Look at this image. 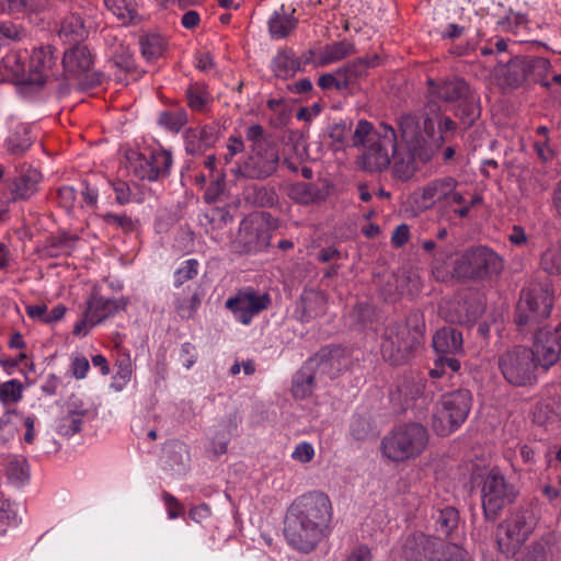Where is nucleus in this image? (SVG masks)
I'll return each mask as SVG.
<instances>
[{
  "instance_id": "obj_27",
  "label": "nucleus",
  "mask_w": 561,
  "mask_h": 561,
  "mask_svg": "<svg viewBox=\"0 0 561 561\" xmlns=\"http://www.w3.org/2000/svg\"><path fill=\"white\" fill-rule=\"evenodd\" d=\"M59 36L69 44L82 41L87 36V30L81 18L77 14L67 16L61 22Z\"/></svg>"
},
{
  "instance_id": "obj_57",
  "label": "nucleus",
  "mask_w": 561,
  "mask_h": 561,
  "mask_svg": "<svg viewBox=\"0 0 561 561\" xmlns=\"http://www.w3.org/2000/svg\"><path fill=\"white\" fill-rule=\"evenodd\" d=\"M410 236V230L407 225H400L398 226L391 236V242L396 247L403 245L408 240Z\"/></svg>"
},
{
  "instance_id": "obj_46",
  "label": "nucleus",
  "mask_w": 561,
  "mask_h": 561,
  "mask_svg": "<svg viewBox=\"0 0 561 561\" xmlns=\"http://www.w3.org/2000/svg\"><path fill=\"white\" fill-rule=\"evenodd\" d=\"M483 307L480 304L474 306H470L468 308L462 307L461 310L458 311V314L450 318V321H457L460 323H470L477 320V318L482 313Z\"/></svg>"
},
{
  "instance_id": "obj_32",
  "label": "nucleus",
  "mask_w": 561,
  "mask_h": 561,
  "mask_svg": "<svg viewBox=\"0 0 561 561\" xmlns=\"http://www.w3.org/2000/svg\"><path fill=\"white\" fill-rule=\"evenodd\" d=\"M24 387L18 379H11L0 385V402L4 407L16 404L22 400Z\"/></svg>"
},
{
  "instance_id": "obj_40",
  "label": "nucleus",
  "mask_w": 561,
  "mask_h": 561,
  "mask_svg": "<svg viewBox=\"0 0 561 561\" xmlns=\"http://www.w3.org/2000/svg\"><path fill=\"white\" fill-rule=\"evenodd\" d=\"M198 262L194 259L186 260L174 273L175 286H181L185 282L197 275Z\"/></svg>"
},
{
  "instance_id": "obj_33",
  "label": "nucleus",
  "mask_w": 561,
  "mask_h": 561,
  "mask_svg": "<svg viewBox=\"0 0 561 561\" xmlns=\"http://www.w3.org/2000/svg\"><path fill=\"white\" fill-rule=\"evenodd\" d=\"M41 174L36 170H28L15 184L16 196L20 198L31 196L36 191V186L41 181Z\"/></svg>"
},
{
  "instance_id": "obj_16",
  "label": "nucleus",
  "mask_w": 561,
  "mask_h": 561,
  "mask_svg": "<svg viewBox=\"0 0 561 561\" xmlns=\"http://www.w3.org/2000/svg\"><path fill=\"white\" fill-rule=\"evenodd\" d=\"M128 299L119 297L116 299L104 298L99 293L93 291L87 301L88 317L92 319V324H99L117 312L125 310Z\"/></svg>"
},
{
  "instance_id": "obj_48",
  "label": "nucleus",
  "mask_w": 561,
  "mask_h": 561,
  "mask_svg": "<svg viewBox=\"0 0 561 561\" xmlns=\"http://www.w3.org/2000/svg\"><path fill=\"white\" fill-rule=\"evenodd\" d=\"M81 419L78 415H68L62 419L59 425V433L66 436H71L78 433L81 428Z\"/></svg>"
},
{
  "instance_id": "obj_26",
  "label": "nucleus",
  "mask_w": 561,
  "mask_h": 561,
  "mask_svg": "<svg viewBox=\"0 0 561 561\" xmlns=\"http://www.w3.org/2000/svg\"><path fill=\"white\" fill-rule=\"evenodd\" d=\"M272 69L276 77L287 79L300 69V60L291 51L283 50L274 57Z\"/></svg>"
},
{
  "instance_id": "obj_18",
  "label": "nucleus",
  "mask_w": 561,
  "mask_h": 561,
  "mask_svg": "<svg viewBox=\"0 0 561 561\" xmlns=\"http://www.w3.org/2000/svg\"><path fill=\"white\" fill-rule=\"evenodd\" d=\"M62 62L68 73L81 76L90 70L93 59L87 47L76 46L65 53Z\"/></svg>"
},
{
  "instance_id": "obj_45",
  "label": "nucleus",
  "mask_w": 561,
  "mask_h": 561,
  "mask_svg": "<svg viewBox=\"0 0 561 561\" xmlns=\"http://www.w3.org/2000/svg\"><path fill=\"white\" fill-rule=\"evenodd\" d=\"M438 524L446 535L449 534L458 524V512L453 507L443 510L439 514Z\"/></svg>"
},
{
  "instance_id": "obj_34",
  "label": "nucleus",
  "mask_w": 561,
  "mask_h": 561,
  "mask_svg": "<svg viewBox=\"0 0 561 561\" xmlns=\"http://www.w3.org/2000/svg\"><path fill=\"white\" fill-rule=\"evenodd\" d=\"M540 264L549 274H561V244L549 247L543 252Z\"/></svg>"
},
{
  "instance_id": "obj_35",
  "label": "nucleus",
  "mask_w": 561,
  "mask_h": 561,
  "mask_svg": "<svg viewBox=\"0 0 561 561\" xmlns=\"http://www.w3.org/2000/svg\"><path fill=\"white\" fill-rule=\"evenodd\" d=\"M158 122L167 129L178 133L187 123V114L184 110L162 112Z\"/></svg>"
},
{
  "instance_id": "obj_60",
  "label": "nucleus",
  "mask_w": 561,
  "mask_h": 561,
  "mask_svg": "<svg viewBox=\"0 0 561 561\" xmlns=\"http://www.w3.org/2000/svg\"><path fill=\"white\" fill-rule=\"evenodd\" d=\"M201 22V16L196 11L190 10L185 12L181 19L183 27L187 30L195 28Z\"/></svg>"
},
{
  "instance_id": "obj_3",
  "label": "nucleus",
  "mask_w": 561,
  "mask_h": 561,
  "mask_svg": "<svg viewBox=\"0 0 561 561\" xmlns=\"http://www.w3.org/2000/svg\"><path fill=\"white\" fill-rule=\"evenodd\" d=\"M428 439L427 430L421 424L399 426L382 438L381 455L392 462H405L421 456L427 447Z\"/></svg>"
},
{
  "instance_id": "obj_9",
  "label": "nucleus",
  "mask_w": 561,
  "mask_h": 561,
  "mask_svg": "<svg viewBox=\"0 0 561 561\" xmlns=\"http://www.w3.org/2000/svg\"><path fill=\"white\" fill-rule=\"evenodd\" d=\"M504 378L513 386H527L536 381L538 364L526 347H516L504 353L499 360Z\"/></svg>"
},
{
  "instance_id": "obj_61",
  "label": "nucleus",
  "mask_w": 561,
  "mask_h": 561,
  "mask_svg": "<svg viewBox=\"0 0 561 561\" xmlns=\"http://www.w3.org/2000/svg\"><path fill=\"white\" fill-rule=\"evenodd\" d=\"M26 313L32 319H37V320L45 322L47 307L43 304L31 305V306L26 307Z\"/></svg>"
},
{
  "instance_id": "obj_13",
  "label": "nucleus",
  "mask_w": 561,
  "mask_h": 561,
  "mask_svg": "<svg viewBox=\"0 0 561 561\" xmlns=\"http://www.w3.org/2000/svg\"><path fill=\"white\" fill-rule=\"evenodd\" d=\"M416 345V340L411 337L408 329L400 327L385 332L380 351L386 362L391 365H402L410 359Z\"/></svg>"
},
{
  "instance_id": "obj_17",
  "label": "nucleus",
  "mask_w": 561,
  "mask_h": 561,
  "mask_svg": "<svg viewBox=\"0 0 561 561\" xmlns=\"http://www.w3.org/2000/svg\"><path fill=\"white\" fill-rule=\"evenodd\" d=\"M457 186L458 182L450 176L430 182L421 191V206L428 208L436 203H445L448 194Z\"/></svg>"
},
{
  "instance_id": "obj_64",
  "label": "nucleus",
  "mask_w": 561,
  "mask_h": 561,
  "mask_svg": "<svg viewBox=\"0 0 561 561\" xmlns=\"http://www.w3.org/2000/svg\"><path fill=\"white\" fill-rule=\"evenodd\" d=\"M66 307L64 305L55 306L50 311H47L45 317V322H56L59 321L66 313Z\"/></svg>"
},
{
  "instance_id": "obj_55",
  "label": "nucleus",
  "mask_w": 561,
  "mask_h": 561,
  "mask_svg": "<svg viewBox=\"0 0 561 561\" xmlns=\"http://www.w3.org/2000/svg\"><path fill=\"white\" fill-rule=\"evenodd\" d=\"M187 100L191 108L199 111L203 108L206 102V95L203 91L197 89H191L187 91Z\"/></svg>"
},
{
  "instance_id": "obj_2",
  "label": "nucleus",
  "mask_w": 561,
  "mask_h": 561,
  "mask_svg": "<svg viewBox=\"0 0 561 561\" xmlns=\"http://www.w3.org/2000/svg\"><path fill=\"white\" fill-rule=\"evenodd\" d=\"M331 518L332 505L327 494L314 491L297 497L285 519L287 543L301 553L313 551L324 537Z\"/></svg>"
},
{
  "instance_id": "obj_31",
  "label": "nucleus",
  "mask_w": 561,
  "mask_h": 561,
  "mask_svg": "<svg viewBox=\"0 0 561 561\" xmlns=\"http://www.w3.org/2000/svg\"><path fill=\"white\" fill-rule=\"evenodd\" d=\"M104 3L123 23L130 22L136 16V0H104Z\"/></svg>"
},
{
  "instance_id": "obj_44",
  "label": "nucleus",
  "mask_w": 561,
  "mask_h": 561,
  "mask_svg": "<svg viewBox=\"0 0 561 561\" xmlns=\"http://www.w3.org/2000/svg\"><path fill=\"white\" fill-rule=\"evenodd\" d=\"M313 457L314 448L312 444L308 442L298 443L291 453V458L300 463H308L313 459Z\"/></svg>"
},
{
  "instance_id": "obj_37",
  "label": "nucleus",
  "mask_w": 561,
  "mask_h": 561,
  "mask_svg": "<svg viewBox=\"0 0 561 561\" xmlns=\"http://www.w3.org/2000/svg\"><path fill=\"white\" fill-rule=\"evenodd\" d=\"M20 523L12 504L0 497V536H4L8 527H16Z\"/></svg>"
},
{
  "instance_id": "obj_22",
  "label": "nucleus",
  "mask_w": 561,
  "mask_h": 561,
  "mask_svg": "<svg viewBox=\"0 0 561 561\" xmlns=\"http://www.w3.org/2000/svg\"><path fill=\"white\" fill-rule=\"evenodd\" d=\"M430 92L443 101L455 102L465 98L469 93V88L463 80L456 78L438 85L431 83Z\"/></svg>"
},
{
  "instance_id": "obj_19",
  "label": "nucleus",
  "mask_w": 561,
  "mask_h": 561,
  "mask_svg": "<svg viewBox=\"0 0 561 561\" xmlns=\"http://www.w3.org/2000/svg\"><path fill=\"white\" fill-rule=\"evenodd\" d=\"M433 347L439 356L457 354L462 347V336L453 328H443L433 336Z\"/></svg>"
},
{
  "instance_id": "obj_21",
  "label": "nucleus",
  "mask_w": 561,
  "mask_h": 561,
  "mask_svg": "<svg viewBox=\"0 0 561 561\" xmlns=\"http://www.w3.org/2000/svg\"><path fill=\"white\" fill-rule=\"evenodd\" d=\"M327 300L321 291L307 289L302 293L299 309L301 320L308 321L311 318L321 316L325 311Z\"/></svg>"
},
{
  "instance_id": "obj_63",
  "label": "nucleus",
  "mask_w": 561,
  "mask_h": 561,
  "mask_svg": "<svg viewBox=\"0 0 561 561\" xmlns=\"http://www.w3.org/2000/svg\"><path fill=\"white\" fill-rule=\"evenodd\" d=\"M209 515H210V510L207 505H199L190 511V517L197 523L203 522Z\"/></svg>"
},
{
  "instance_id": "obj_5",
  "label": "nucleus",
  "mask_w": 561,
  "mask_h": 561,
  "mask_svg": "<svg viewBox=\"0 0 561 561\" xmlns=\"http://www.w3.org/2000/svg\"><path fill=\"white\" fill-rule=\"evenodd\" d=\"M470 391L461 389L444 394L432 415V430L439 436H448L466 421L471 409Z\"/></svg>"
},
{
  "instance_id": "obj_39",
  "label": "nucleus",
  "mask_w": 561,
  "mask_h": 561,
  "mask_svg": "<svg viewBox=\"0 0 561 561\" xmlns=\"http://www.w3.org/2000/svg\"><path fill=\"white\" fill-rule=\"evenodd\" d=\"M318 84L323 90H346V81L342 79V72L339 69L320 76Z\"/></svg>"
},
{
  "instance_id": "obj_25",
  "label": "nucleus",
  "mask_w": 561,
  "mask_h": 561,
  "mask_svg": "<svg viewBox=\"0 0 561 561\" xmlns=\"http://www.w3.org/2000/svg\"><path fill=\"white\" fill-rule=\"evenodd\" d=\"M354 53V46L343 41L327 45L317 55L316 62L319 66H327L337 62Z\"/></svg>"
},
{
  "instance_id": "obj_50",
  "label": "nucleus",
  "mask_w": 561,
  "mask_h": 561,
  "mask_svg": "<svg viewBox=\"0 0 561 561\" xmlns=\"http://www.w3.org/2000/svg\"><path fill=\"white\" fill-rule=\"evenodd\" d=\"M0 36L11 41H20L25 36V32L13 23L3 22L0 23Z\"/></svg>"
},
{
  "instance_id": "obj_58",
  "label": "nucleus",
  "mask_w": 561,
  "mask_h": 561,
  "mask_svg": "<svg viewBox=\"0 0 561 561\" xmlns=\"http://www.w3.org/2000/svg\"><path fill=\"white\" fill-rule=\"evenodd\" d=\"M508 240L512 244L522 247L527 243V234L520 226H514L512 228L511 233L508 234Z\"/></svg>"
},
{
  "instance_id": "obj_28",
  "label": "nucleus",
  "mask_w": 561,
  "mask_h": 561,
  "mask_svg": "<svg viewBox=\"0 0 561 561\" xmlns=\"http://www.w3.org/2000/svg\"><path fill=\"white\" fill-rule=\"evenodd\" d=\"M139 45L147 60H156L164 54L167 41L159 34H147L140 38Z\"/></svg>"
},
{
  "instance_id": "obj_49",
  "label": "nucleus",
  "mask_w": 561,
  "mask_h": 561,
  "mask_svg": "<svg viewBox=\"0 0 561 561\" xmlns=\"http://www.w3.org/2000/svg\"><path fill=\"white\" fill-rule=\"evenodd\" d=\"M247 139L251 141V148L257 149V147L265 148L271 146L263 138V128L260 125H252L247 129Z\"/></svg>"
},
{
  "instance_id": "obj_52",
  "label": "nucleus",
  "mask_w": 561,
  "mask_h": 561,
  "mask_svg": "<svg viewBox=\"0 0 561 561\" xmlns=\"http://www.w3.org/2000/svg\"><path fill=\"white\" fill-rule=\"evenodd\" d=\"M164 505L168 512V516L171 519H175L180 517L183 514V506L182 504L172 495L165 493L163 495Z\"/></svg>"
},
{
  "instance_id": "obj_11",
  "label": "nucleus",
  "mask_w": 561,
  "mask_h": 561,
  "mask_svg": "<svg viewBox=\"0 0 561 561\" xmlns=\"http://www.w3.org/2000/svg\"><path fill=\"white\" fill-rule=\"evenodd\" d=\"M270 216L264 213L252 214L240 226L238 240L240 252L251 253L265 249L272 234Z\"/></svg>"
},
{
  "instance_id": "obj_20",
  "label": "nucleus",
  "mask_w": 561,
  "mask_h": 561,
  "mask_svg": "<svg viewBox=\"0 0 561 561\" xmlns=\"http://www.w3.org/2000/svg\"><path fill=\"white\" fill-rule=\"evenodd\" d=\"M295 27L294 11L288 12L284 5L274 11L268 20V32L274 39L286 37Z\"/></svg>"
},
{
  "instance_id": "obj_7",
  "label": "nucleus",
  "mask_w": 561,
  "mask_h": 561,
  "mask_svg": "<svg viewBox=\"0 0 561 561\" xmlns=\"http://www.w3.org/2000/svg\"><path fill=\"white\" fill-rule=\"evenodd\" d=\"M552 309V294L548 286L534 284L522 290L516 307L515 322L519 330L537 325Z\"/></svg>"
},
{
  "instance_id": "obj_41",
  "label": "nucleus",
  "mask_w": 561,
  "mask_h": 561,
  "mask_svg": "<svg viewBox=\"0 0 561 561\" xmlns=\"http://www.w3.org/2000/svg\"><path fill=\"white\" fill-rule=\"evenodd\" d=\"M133 369L129 363L119 364L111 382V389L121 392L130 381Z\"/></svg>"
},
{
  "instance_id": "obj_1",
  "label": "nucleus",
  "mask_w": 561,
  "mask_h": 561,
  "mask_svg": "<svg viewBox=\"0 0 561 561\" xmlns=\"http://www.w3.org/2000/svg\"><path fill=\"white\" fill-rule=\"evenodd\" d=\"M455 127L453 119L443 117L437 104L428 101L422 115L400 118V141L392 126L381 123L375 127L367 121H359L353 142L363 147V169L381 172L392 165L397 179L408 180L417 170V161L430 160L444 142V133Z\"/></svg>"
},
{
  "instance_id": "obj_53",
  "label": "nucleus",
  "mask_w": 561,
  "mask_h": 561,
  "mask_svg": "<svg viewBox=\"0 0 561 561\" xmlns=\"http://www.w3.org/2000/svg\"><path fill=\"white\" fill-rule=\"evenodd\" d=\"M344 561H373V553L368 546L359 545L348 553Z\"/></svg>"
},
{
  "instance_id": "obj_10",
  "label": "nucleus",
  "mask_w": 561,
  "mask_h": 561,
  "mask_svg": "<svg viewBox=\"0 0 561 561\" xmlns=\"http://www.w3.org/2000/svg\"><path fill=\"white\" fill-rule=\"evenodd\" d=\"M481 495L485 516L494 519L499 512L514 500L515 491L503 474L493 468L483 478Z\"/></svg>"
},
{
  "instance_id": "obj_14",
  "label": "nucleus",
  "mask_w": 561,
  "mask_h": 561,
  "mask_svg": "<svg viewBox=\"0 0 561 561\" xmlns=\"http://www.w3.org/2000/svg\"><path fill=\"white\" fill-rule=\"evenodd\" d=\"M530 352L545 370L553 366L561 355V322L553 329L546 327L538 330Z\"/></svg>"
},
{
  "instance_id": "obj_43",
  "label": "nucleus",
  "mask_w": 561,
  "mask_h": 561,
  "mask_svg": "<svg viewBox=\"0 0 561 561\" xmlns=\"http://www.w3.org/2000/svg\"><path fill=\"white\" fill-rule=\"evenodd\" d=\"M7 473L9 479L14 482L23 483L28 479V470L24 460L11 461L8 466Z\"/></svg>"
},
{
  "instance_id": "obj_54",
  "label": "nucleus",
  "mask_w": 561,
  "mask_h": 561,
  "mask_svg": "<svg viewBox=\"0 0 561 561\" xmlns=\"http://www.w3.org/2000/svg\"><path fill=\"white\" fill-rule=\"evenodd\" d=\"M95 324H92V319L88 317V310L82 314L73 327V334L76 336H85Z\"/></svg>"
},
{
  "instance_id": "obj_12",
  "label": "nucleus",
  "mask_w": 561,
  "mask_h": 561,
  "mask_svg": "<svg viewBox=\"0 0 561 561\" xmlns=\"http://www.w3.org/2000/svg\"><path fill=\"white\" fill-rule=\"evenodd\" d=\"M270 304L271 298L267 294L245 288L228 298L225 306L238 322L249 325L255 316L268 308Z\"/></svg>"
},
{
  "instance_id": "obj_30",
  "label": "nucleus",
  "mask_w": 561,
  "mask_h": 561,
  "mask_svg": "<svg viewBox=\"0 0 561 561\" xmlns=\"http://www.w3.org/2000/svg\"><path fill=\"white\" fill-rule=\"evenodd\" d=\"M213 133L206 127L188 129L185 133L186 150L191 153L203 151L213 141Z\"/></svg>"
},
{
  "instance_id": "obj_62",
  "label": "nucleus",
  "mask_w": 561,
  "mask_h": 561,
  "mask_svg": "<svg viewBox=\"0 0 561 561\" xmlns=\"http://www.w3.org/2000/svg\"><path fill=\"white\" fill-rule=\"evenodd\" d=\"M198 305H199V298L196 295H193L190 298L188 306H184V304H181V305H179L178 309H179L181 317L188 318L194 313V311L196 310Z\"/></svg>"
},
{
  "instance_id": "obj_42",
  "label": "nucleus",
  "mask_w": 561,
  "mask_h": 561,
  "mask_svg": "<svg viewBox=\"0 0 561 561\" xmlns=\"http://www.w3.org/2000/svg\"><path fill=\"white\" fill-rule=\"evenodd\" d=\"M293 198L299 203L309 204L317 199L318 194L308 183H299L291 188Z\"/></svg>"
},
{
  "instance_id": "obj_6",
  "label": "nucleus",
  "mask_w": 561,
  "mask_h": 561,
  "mask_svg": "<svg viewBox=\"0 0 561 561\" xmlns=\"http://www.w3.org/2000/svg\"><path fill=\"white\" fill-rule=\"evenodd\" d=\"M16 54L4 58L5 67L15 76L19 84L33 89L42 88L55 65V57L50 47H39L33 50L27 69L20 62Z\"/></svg>"
},
{
  "instance_id": "obj_47",
  "label": "nucleus",
  "mask_w": 561,
  "mask_h": 561,
  "mask_svg": "<svg viewBox=\"0 0 561 561\" xmlns=\"http://www.w3.org/2000/svg\"><path fill=\"white\" fill-rule=\"evenodd\" d=\"M31 2L32 0H0V12L13 14L33 10Z\"/></svg>"
},
{
  "instance_id": "obj_29",
  "label": "nucleus",
  "mask_w": 561,
  "mask_h": 561,
  "mask_svg": "<svg viewBox=\"0 0 561 561\" xmlns=\"http://www.w3.org/2000/svg\"><path fill=\"white\" fill-rule=\"evenodd\" d=\"M31 144L28 126L25 124H16L5 140V147L12 153L24 152L30 148Z\"/></svg>"
},
{
  "instance_id": "obj_24",
  "label": "nucleus",
  "mask_w": 561,
  "mask_h": 561,
  "mask_svg": "<svg viewBox=\"0 0 561 561\" xmlns=\"http://www.w3.org/2000/svg\"><path fill=\"white\" fill-rule=\"evenodd\" d=\"M313 360H310L295 375L291 388L293 396L299 400L308 398L313 391Z\"/></svg>"
},
{
  "instance_id": "obj_36",
  "label": "nucleus",
  "mask_w": 561,
  "mask_h": 561,
  "mask_svg": "<svg viewBox=\"0 0 561 561\" xmlns=\"http://www.w3.org/2000/svg\"><path fill=\"white\" fill-rule=\"evenodd\" d=\"M342 72V79L346 81V90L353 89L357 81L366 75L367 64L363 60H358L343 68H339Z\"/></svg>"
},
{
  "instance_id": "obj_38",
  "label": "nucleus",
  "mask_w": 561,
  "mask_h": 561,
  "mask_svg": "<svg viewBox=\"0 0 561 561\" xmlns=\"http://www.w3.org/2000/svg\"><path fill=\"white\" fill-rule=\"evenodd\" d=\"M458 107L456 111V115L459 116L465 124H472L474 119L479 116V108L474 103L472 98H469L468 94L458 101Z\"/></svg>"
},
{
  "instance_id": "obj_23",
  "label": "nucleus",
  "mask_w": 561,
  "mask_h": 561,
  "mask_svg": "<svg viewBox=\"0 0 561 561\" xmlns=\"http://www.w3.org/2000/svg\"><path fill=\"white\" fill-rule=\"evenodd\" d=\"M151 164L142 172V179L156 181L159 176H167L172 165V154L169 150L160 148L150 153Z\"/></svg>"
},
{
  "instance_id": "obj_8",
  "label": "nucleus",
  "mask_w": 561,
  "mask_h": 561,
  "mask_svg": "<svg viewBox=\"0 0 561 561\" xmlns=\"http://www.w3.org/2000/svg\"><path fill=\"white\" fill-rule=\"evenodd\" d=\"M535 527L534 516L529 512L511 514L497 528L496 542L502 553L514 556L527 540Z\"/></svg>"
},
{
  "instance_id": "obj_51",
  "label": "nucleus",
  "mask_w": 561,
  "mask_h": 561,
  "mask_svg": "<svg viewBox=\"0 0 561 561\" xmlns=\"http://www.w3.org/2000/svg\"><path fill=\"white\" fill-rule=\"evenodd\" d=\"M70 368L77 379H83L89 373L90 364L84 356H77L72 358Z\"/></svg>"
},
{
  "instance_id": "obj_59",
  "label": "nucleus",
  "mask_w": 561,
  "mask_h": 561,
  "mask_svg": "<svg viewBox=\"0 0 561 561\" xmlns=\"http://www.w3.org/2000/svg\"><path fill=\"white\" fill-rule=\"evenodd\" d=\"M121 53L115 55L116 64L125 69H130L133 67V54L130 53L128 47H121Z\"/></svg>"
},
{
  "instance_id": "obj_15",
  "label": "nucleus",
  "mask_w": 561,
  "mask_h": 561,
  "mask_svg": "<svg viewBox=\"0 0 561 561\" xmlns=\"http://www.w3.org/2000/svg\"><path fill=\"white\" fill-rule=\"evenodd\" d=\"M277 163L278 153L274 147H257L244 162V173L250 178H266L276 170Z\"/></svg>"
},
{
  "instance_id": "obj_56",
  "label": "nucleus",
  "mask_w": 561,
  "mask_h": 561,
  "mask_svg": "<svg viewBox=\"0 0 561 561\" xmlns=\"http://www.w3.org/2000/svg\"><path fill=\"white\" fill-rule=\"evenodd\" d=\"M59 203L66 209L73 207L76 202V192L70 186L61 187L58 192Z\"/></svg>"
},
{
  "instance_id": "obj_4",
  "label": "nucleus",
  "mask_w": 561,
  "mask_h": 561,
  "mask_svg": "<svg viewBox=\"0 0 561 561\" xmlns=\"http://www.w3.org/2000/svg\"><path fill=\"white\" fill-rule=\"evenodd\" d=\"M502 259L486 247H477L468 250L456 263L454 270L445 267L438 259L434 262L433 273L439 280L450 276L484 277L502 271Z\"/></svg>"
}]
</instances>
